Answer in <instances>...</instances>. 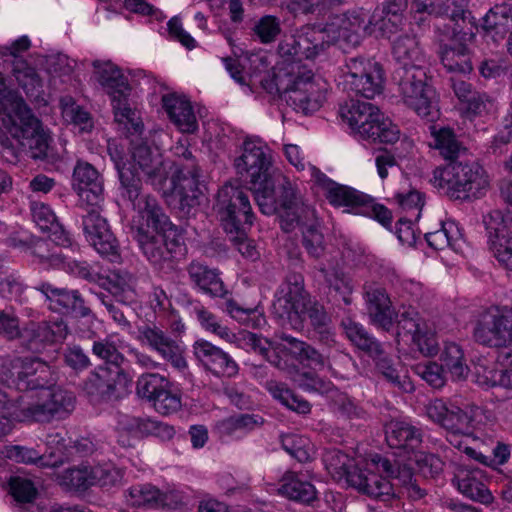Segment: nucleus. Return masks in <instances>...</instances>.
I'll return each instance as SVG.
<instances>
[{
  "label": "nucleus",
  "instance_id": "14",
  "mask_svg": "<svg viewBox=\"0 0 512 512\" xmlns=\"http://www.w3.org/2000/svg\"><path fill=\"white\" fill-rule=\"evenodd\" d=\"M215 209L223 229L239 252L256 259L259 256L256 246L246 237V229L251 227L254 218L246 193L232 184H225L218 192Z\"/></svg>",
  "mask_w": 512,
  "mask_h": 512
},
{
  "label": "nucleus",
  "instance_id": "10",
  "mask_svg": "<svg viewBox=\"0 0 512 512\" xmlns=\"http://www.w3.org/2000/svg\"><path fill=\"white\" fill-rule=\"evenodd\" d=\"M259 82L268 93L284 94L287 102L305 114L319 110L330 89L326 79L300 62L281 63L271 80Z\"/></svg>",
  "mask_w": 512,
  "mask_h": 512
},
{
  "label": "nucleus",
  "instance_id": "2",
  "mask_svg": "<svg viewBox=\"0 0 512 512\" xmlns=\"http://www.w3.org/2000/svg\"><path fill=\"white\" fill-rule=\"evenodd\" d=\"M194 313L205 331L215 334L228 343H235L241 348L261 354L279 369L287 370L290 379L305 391L337 394L335 404L349 417L358 416L354 402L345 394L334 390L331 382L318 379L311 372L300 371L296 366L295 363L298 362L303 367H311L314 370L324 368L326 363L324 357L309 345L290 336H283L279 342H276L248 331L235 334L203 306H195Z\"/></svg>",
  "mask_w": 512,
  "mask_h": 512
},
{
  "label": "nucleus",
  "instance_id": "12",
  "mask_svg": "<svg viewBox=\"0 0 512 512\" xmlns=\"http://www.w3.org/2000/svg\"><path fill=\"white\" fill-rule=\"evenodd\" d=\"M386 441L391 448L403 450L400 457L406 459L407 463L403 468H398L397 474L390 467L392 476L387 477L397 479L408 491L409 496L420 498L423 496L421 489L413 482V470L417 469L424 476L434 477L443 469L441 459L433 454H426L422 451H416L421 443L420 431L405 420H392L386 427ZM389 466H391L389 464Z\"/></svg>",
  "mask_w": 512,
  "mask_h": 512
},
{
  "label": "nucleus",
  "instance_id": "29",
  "mask_svg": "<svg viewBox=\"0 0 512 512\" xmlns=\"http://www.w3.org/2000/svg\"><path fill=\"white\" fill-rule=\"evenodd\" d=\"M193 352L203 366L215 375L232 376L237 373L238 366L230 355L207 340H196Z\"/></svg>",
  "mask_w": 512,
  "mask_h": 512
},
{
  "label": "nucleus",
  "instance_id": "51",
  "mask_svg": "<svg viewBox=\"0 0 512 512\" xmlns=\"http://www.w3.org/2000/svg\"><path fill=\"white\" fill-rule=\"evenodd\" d=\"M154 409L163 415L176 413L181 409V391L177 385L168 382V385L152 401Z\"/></svg>",
  "mask_w": 512,
  "mask_h": 512
},
{
  "label": "nucleus",
  "instance_id": "1",
  "mask_svg": "<svg viewBox=\"0 0 512 512\" xmlns=\"http://www.w3.org/2000/svg\"><path fill=\"white\" fill-rule=\"evenodd\" d=\"M234 166L237 173L248 180L261 212L265 215L277 213L286 232L298 228L307 252L315 258L320 257L324 244L315 210L296 197L282 172L272 166L266 144L258 138L246 139Z\"/></svg>",
  "mask_w": 512,
  "mask_h": 512
},
{
  "label": "nucleus",
  "instance_id": "23",
  "mask_svg": "<svg viewBox=\"0 0 512 512\" xmlns=\"http://www.w3.org/2000/svg\"><path fill=\"white\" fill-rule=\"evenodd\" d=\"M0 333L9 339L20 337L30 350L39 351L43 343L62 342L68 334V329L62 319H56L51 324L39 325L31 322L20 330L18 320L14 316L2 312L0 313Z\"/></svg>",
  "mask_w": 512,
  "mask_h": 512
},
{
  "label": "nucleus",
  "instance_id": "28",
  "mask_svg": "<svg viewBox=\"0 0 512 512\" xmlns=\"http://www.w3.org/2000/svg\"><path fill=\"white\" fill-rule=\"evenodd\" d=\"M486 481L485 472L473 466L458 468L454 478L455 485L461 494L484 505H489L493 502L494 496L486 487Z\"/></svg>",
  "mask_w": 512,
  "mask_h": 512
},
{
  "label": "nucleus",
  "instance_id": "18",
  "mask_svg": "<svg viewBox=\"0 0 512 512\" xmlns=\"http://www.w3.org/2000/svg\"><path fill=\"white\" fill-rule=\"evenodd\" d=\"M433 186L454 199L480 197L489 181L484 170L475 163L451 162L433 171Z\"/></svg>",
  "mask_w": 512,
  "mask_h": 512
},
{
  "label": "nucleus",
  "instance_id": "31",
  "mask_svg": "<svg viewBox=\"0 0 512 512\" xmlns=\"http://www.w3.org/2000/svg\"><path fill=\"white\" fill-rule=\"evenodd\" d=\"M181 499L178 491L172 489L161 492L151 484L135 485L126 494V501L132 506L176 508Z\"/></svg>",
  "mask_w": 512,
  "mask_h": 512
},
{
  "label": "nucleus",
  "instance_id": "19",
  "mask_svg": "<svg viewBox=\"0 0 512 512\" xmlns=\"http://www.w3.org/2000/svg\"><path fill=\"white\" fill-rule=\"evenodd\" d=\"M399 91L403 103L422 119L434 121L439 117L436 92L428 85L424 68L407 70L401 74Z\"/></svg>",
  "mask_w": 512,
  "mask_h": 512
},
{
  "label": "nucleus",
  "instance_id": "56",
  "mask_svg": "<svg viewBox=\"0 0 512 512\" xmlns=\"http://www.w3.org/2000/svg\"><path fill=\"white\" fill-rule=\"evenodd\" d=\"M226 311L236 321L253 328L261 327L266 322L263 314L258 309L242 308L234 301L226 303Z\"/></svg>",
  "mask_w": 512,
  "mask_h": 512
},
{
  "label": "nucleus",
  "instance_id": "15",
  "mask_svg": "<svg viewBox=\"0 0 512 512\" xmlns=\"http://www.w3.org/2000/svg\"><path fill=\"white\" fill-rule=\"evenodd\" d=\"M93 78L102 86L111 98L116 122L129 134H138L143 130L140 111L131 98V88L127 78L111 61H94Z\"/></svg>",
  "mask_w": 512,
  "mask_h": 512
},
{
  "label": "nucleus",
  "instance_id": "16",
  "mask_svg": "<svg viewBox=\"0 0 512 512\" xmlns=\"http://www.w3.org/2000/svg\"><path fill=\"white\" fill-rule=\"evenodd\" d=\"M274 313L287 320L293 329L300 330L310 323L314 328L325 324L326 315L323 308L311 304L304 291L301 275H293L279 288L273 302Z\"/></svg>",
  "mask_w": 512,
  "mask_h": 512
},
{
  "label": "nucleus",
  "instance_id": "24",
  "mask_svg": "<svg viewBox=\"0 0 512 512\" xmlns=\"http://www.w3.org/2000/svg\"><path fill=\"white\" fill-rule=\"evenodd\" d=\"M396 333L398 344L410 339L423 356L432 357L439 351L436 333L414 311H405L401 314Z\"/></svg>",
  "mask_w": 512,
  "mask_h": 512
},
{
  "label": "nucleus",
  "instance_id": "52",
  "mask_svg": "<svg viewBox=\"0 0 512 512\" xmlns=\"http://www.w3.org/2000/svg\"><path fill=\"white\" fill-rule=\"evenodd\" d=\"M395 199L405 214L404 217L411 218V220H419L421 211L425 204V196L422 192L412 189L407 192L398 193Z\"/></svg>",
  "mask_w": 512,
  "mask_h": 512
},
{
  "label": "nucleus",
  "instance_id": "17",
  "mask_svg": "<svg viewBox=\"0 0 512 512\" xmlns=\"http://www.w3.org/2000/svg\"><path fill=\"white\" fill-rule=\"evenodd\" d=\"M308 173L332 206L373 218L385 227L391 224L392 215L385 206L367 199L366 195L351 187L336 183L315 166L309 165Z\"/></svg>",
  "mask_w": 512,
  "mask_h": 512
},
{
  "label": "nucleus",
  "instance_id": "41",
  "mask_svg": "<svg viewBox=\"0 0 512 512\" xmlns=\"http://www.w3.org/2000/svg\"><path fill=\"white\" fill-rule=\"evenodd\" d=\"M442 366L454 381L464 380L469 374L463 349L454 342H447L440 355Z\"/></svg>",
  "mask_w": 512,
  "mask_h": 512
},
{
  "label": "nucleus",
  "instance_id": "64",
  "mask_svg": "<svg viewBox=\"0 0 512 512\" xmlns=\"http://www.w3.org/2000/svg\"><path fill=\"white\" fill-rule=\"evenodd\" d=\"M255 32L262 42H271L280 32L279 23L275 17L265 16L256 25Z\"/></svg>",
  "mask_w": 512,
  "mask_h": 512
},
{
  "label": "nucleus",
  "instance_id": "53",
  "mask_svg": "<svg viewBox=\"0 0 512 512\" xmlns=\"http://www.w3.org/2000/svg\"><path fill=\"white\" fill-rule=\"evenodd\" d=\"M168 382L166 377L157 373L143 374L137 380V394L152 403Z\"/></svg>",
  "mask_w": 512,
  "mask_h": 512
},
{
  "label": "nucleus",
  "instance_id": "48",
  "mask_svg": "<svg viewBox=\"0 0 512 512\" xmlns=\"http://www.w3.org/2000/svg\"><path fill=\"white\" fill-rule=\"evenodd\" d=\"M266 388L274 399L279 401L282 405L289 408L290 410L303 414L310 411L309 403L296 396L284 384L271 380L267 382Z\"/></svg>",
  "mask_w": 512,
  "mask_h": 512
},
{
  "label": "nucleus",
  "instance_id": "58",
  "mask_svg": "<svg viewBox=\"0 0 512 512\" xmlns=\"http://www.w3.org/2000/svg\"><path fill=\"white\" fill-rule=\"evenodd\" d=\"M489 249L499 264L508 271H512V235L488 241Z\"/></svg>",
  "mask_w": 512,
  "mask_h": 512
},
{
  "label": "nucleus",
  "instance_id": "8",
  "mask_svg": "<svg viewBox=\"0 0 512 512\" xmlns=\"http://www.w3.org/2000/svg\"><path fill=\"white\" fill-rule=\"evenodd\" d=\"M469 0H410V14L417 25H421L428 16L447 19L445 31L435 24L440 36L439 56L441 63L449 72L468 74L472 71L470 51L458 39V22L464 19Z\"/></svg>",
  "mask_w": 512,
  "mask_h": 512
},
{
  "label": "nucleus",
  "instance_id": "22",
  "mask_svg": "<svg viewBox=\"0 0 512 512\" xmlns=\"http://www.w3.org/2000/svg\"><path fill=\"white\" fill-rule=\"evenodd\" d=\"M123 476V470L112 462L100 464L92 460L67 469L59 477V482L61 485L75 490H86L96 485L108 488L119 485Z\"/></svg>",
  "mask_w": 512,
  "mask_h": 512
},
{
  "label": "nucleus",
  "instance_id": "35",
  "mask_svg": "<svg viewBox=\"0 0 512 512\" xmlns=\"http://www.w3.org/2000/svg\"><path fill=\"white\" fill-rule=\"evenodd\" d=\"M32 219L36 226L43 232L49 233V237L55 244L68 247L71 239L57 220L54 211L44 203L35 202L31 205Z\"/></svg>",
  "mask_w": 512,
  "mask_h": 512
},
{
  "label": "nucleus",
  "instance_id": "25",
  "mask_svg": "<svg viewBox=\"0 0 512 512\" xmlns=\"http://www.w3.org/2000/svg\"><path fill=\"white\" fill-rule=\"evenodd\" d=\"M407 6V0H386L381 16L374 13L372 18L366 23L368 14L364 10L353 11L350 14L361 13L363 19L362 25L369 29L363 32L362 37L365 35H375V37H386L391 39L403 25V17L401 12Z\"/></svg>",
  "mask_w": 512,
  "mask_h": 512
},
{
  "label": "nucleus",
  "instance_id": "57",
  "mask_svg": "<svg viewBox=\"0 0 512 512\" xmlns=\"http://www.w3.org/2000/svg\"><path fill=\"white\" fill-rule=\"evenodd\" d=\"M415 373L420 376L431 387L442 388L447 380V372L437 362H426L415 365Z\"/></svg>",
  "mask_w": 512,
  "mask_h": 512
},
{
  "label": "nucleus",
  "instance_id": "32",
  "mask_svg": "<svg viewBox=\"0 0 512 512\" xmlns=\"http://www.w3.org/2000/svg\"><path fill=\"white\" fill-rule=\"evenodd\" d=\"M38 290L45 296L49 309L54 312L60 314L71 312L81 317H89L91 314L77 291L55 288L49 283H42Z\"/></svg>",
  "mask_w": 512,
  "mask_h": 512
},
{
  "label": "nucleus",
  "instance_id": "6",
  "mask_svg": "<svg viewBox=\"0 0 512 512\" xmlns=\"http://www.w3.org/2000/svg\"><path fill=\"white\" fill-rule=\"evenodd\" d=\"M9 385L30 390L23 396L20 421H46L53 416L63 417L72 411L74 398L61 389L45 387L50 374L49 366L36 358L16 359L9 370Z\"/></svg>",
  "mask_w": 512,
  "mask_h": 512
},
{
  "label": "nucleus",
  "instance_id": "3",
  "mask_svg": "<svg viewBox=\"0 0 512 512\" xmlns=\"http://www.w3.org/2000/svg\"><path fill=\"white\" fill-rule=\"evenodd\" d=\"M110 157L119 174L121 196L132 207L131 229L140 250L156 269H172L174 259L185 251L182 236L156 200L139 189V181L130 169L121 166L120 154L114 146L110 148Z\"/></svg>",
  "mask_w": 512,
  "mask_h": 512
},
{
  "label": "nucleus",
  "instance_id": "43",
  "mask_svg": "<svg viewBox=\"0 0 512 512\" xmlns=\"http://www.w3.org/2000/svg\"><path fill=\"white\" fill-rule=\"evenodd\" d=\"M429 130V146L431 148L438 150L445 159H452L458 155L461 150V144L451 128L431 125Z\"/></svg>",
  "mask_w": 512,
  "mask_h": 512
},
{
  "label": "nucleus",
  "instance_id": "55",
  "mask_svg": "<svg viewBox=\"0 0 512 512\" xmlns=\"http://www.w3.org/2000/svg\"><path fill=\"white\" fill-rule=\"evenodd\" d=\"M459 235L457 225L449 221L445 222L441 229L426 233L425 238L430 247L436 250H443L446 247L453 246Z\"/></svg>",
  "mask_w": 512,
  "mask_h": 512
},
{
  "label": "nucleus",
  "instance_id": "60",
  "mask_svg": "<svg viewBox=\"0 0 512 512\" xmlns=\"http://www.w3.org/2000/svg\"><path fill=\"white\" fill-rule=\"evenodd\" d=\"M14 77L27 95L33 96L41 86L35 70L24 62H19L14 68Z\"/></svg>",
  "mask_w": 512,
  "mask_h": 512
},
{
  "label": "nucleus",
  "instance_id": "63",
  "mask_svg": "<svg viewBox=\"0 0 512 512\" xmlns=\"http://www.w3.org/2000/svg\"><path fill=\"white\" fill-rule=\"evenodd\" d=\"M495 110V102L485 94H475L467 102V113L470 117L493 114Z\"/></svg>",
  "mask_w": 512,
  "mask_h": 512
},
{
  "label": "nucleus",
  "instance_id": "4",
  "mask_svg": "<svg viewBox=\"0 0 512 512\" xmlns=\"http://www.w3.org/2000/svg\"><path fill=\"white\" fill-rule=\"evenodd\" d=\"M141 134H130L135 139H131L129 158L126 157L124 147L127 140L117 142L116 140L108 142V152L114 146L121 157V166L130 169L134 179L141 184V174L147 177V180L161 191L164 196H171L177 199L181 206L192 207L199 203L202 191L199 187L197 176L194 173L195 163L192 154L186 143L180 140L173 147V154L178 157V162L162 160L158 148L151 150L145 143H136L137 137ZM141 190V188L139 187Z\"/></svg>",
  "mask_w": 512,
  "mask_h": 512
},
{
  "label": "nucleus",
  "instance_id": "40",
  "mask_svg": "<svg viewBox=\"0 0 512 512\" xmlns=\"http://www.w3.org/2000/svg\"><path fill=\"white\" fill-rule=\"evenodd\" d=\"M367 302L370 316L374 323L389 330L393 325V311L391 302L382 288L367 291Z\"/></svg>",
  "mask_w": 512,
  "mask_h": 512
},
{
  "label": "nucleus",
  "instance_id": "61",
  "mask_svg": "<svg viewBox=\"0 0 512 512\" xmlns=\"http://www.w3.org/2000/svg\"><path fill=\"white\" fill-rule=\"evenodd\" d=\"M8 460L29 464L36 460L42 461V458L33 449L22 446H7L4 450L0 451V466L5 465Z\"/></svg>",
  "mask_w": 512,
  "mask_h": 512
},
{
  "label": "nucleus",
  "instance_id": "49",
  "mask_svg": "<svg viewBox=\"0 0 512 512\" xmlns=\"http://www.w3.org/2000/svg\"><path fill=\"white\" fill-rule=\"evenodd\" d=\"M348 339L359 349L366 351L371 356L381 353L380 345L368 335L364 328L351 319L342 322Z\"/></svg>",
  "mask_w": 512,
  "mask_h": 512
},
{
  "label": "nucleus",
  "instance_id": "44",
  "mask_svg": "<svg viewBox=\"0 0 512 512\" xmlns=\"http://www.w3.org/2000/svg\"><path fill=\"white\" fill-rule=\"evenodd\" d=\"M62 118L74 131L79 133L88 132L93 127V120L90 114L81 106L77 105L70 96H64L60 100Z\"/></svg>",
  "mask_w": 512,
  "mask_h": 512
},
{
  "label": "nucleus",
  "instance_id": "9",
  "mask_svg": "<svg viewBox=\"0 0 512 512\" xmlns=\"http://www.w3.org/2000/svg\"><path fill=\"white\" fill-rule=\"evenodd\" d=\"M323 463L333 480L345 483L359 492L382 500L395 495L393 484L387 480L392 476L389 461L378 454L356 455L350 458L339 450H329Z\"/></svg>",
  "mask_w": 512,
  "mask_h": 512
},
{
  "label": "nucleus",
  "instance_id": "11",
  "mask_svg": "<svg viewBox=\"0 0 512 512\" xmlns=\"http://www.w3.org/2000/svg\"><path fill=\"white\" fill-rule=\"evenodd\" d=\"M72 187L79 196L81 205L91 207V210L83 218L87 241L99 254L115 255L118 247L116 239L106 220L97 211L104 200L101 175L91 164L79 161L74 168Z\"/></svg>",
  "mask_w": 512,
  "mask_h": 512
},
{
  "label": "nucleus",
  "instance_id": "33",
  "mask_svg": "<svg viewBox=\"0 0 512 512\" xmlns=\"http://www.w3.org/2000/svg\"><path fill=\"white\" fill-rule=\"evenodd\" d=\"M476 383L484 388L503 387L512 390V347L498 356L497 367L477 365Z\"/></svg>",
  "mask_w": 512,
  "mask_h": 512
},
{
  "label": "nucleus",
  "instance_id": "30",
  "mask_svg": "<svg viewBox=\"0 0 512 512\" xmlns=\"http://www.w3.org/2000/svg\"><path fill=\"white\" fill-rule=\"evenodd\" d=\"M162 106L170 121L181 133L192 134L198 130V122L190 100L177 93L162 96Z\"/></svg>",
  "mask_w": 512,
  "mask_h": 512
},
{
  "label": "nucleus",
  "instance_id": "39",
  "mask_svg": "<svg viewBox=\"0 0 512 512\" xmlns=\"http://www.w3.org/2000/svg\"><path fill=\"white\" fill-rule=\"evenodd\" d=\"M136 278L127 272H111L107 277L106 289L124 304H133L140 294L136 285Z\"/></svg>",
  "mask_w": 512,
  "mask_h": 512
},
{
  "label": "nucleus",
  "instance_id": "26",
  "mask_svg": "<svg viewBox=\"0 0 512 512\" xmlns=\"http://www.w3.org/2000/svg\"><path fill=\"white\" fill-rule=\"evenodd\" d=\"M138 339L143 345H147L159 353L177 370L184 371L187 368V361L184 357L185 346L181 342L170 339L161 329L146 327L139 331Z\"/></svg>",
  "mask_w": 512,
  "mask_h": 512
},
{
  "label": "nucleus",
  "instance_id": "59",
  "mask_svg": "<svg viewBox=\"0 0 512 512\" xmlns=\"http://www.w3.org/2000/svg\"><path fill=\"white\" fill-rule=\"evenodd\" d=\"M9 492L19 503L31 502L37 495V489L33 482L20 476L11 477L9 481Z\"/></svg>",
  "mask_w": 512,
  "mask_h": 512
},
{
  "label": "nucleus",
  "instance_id": "45",
  "mask_svg": "<svg viewBox=\"0 0 512 512\" xmlns=\"http://www.w3.org/2000/svg\"><path fill=\"white\" fill-rule=\"evenodd\" d=\"M318 279H322L329 289L338 294L346 304L350 303L349 295L352 293L354 284L352 279L337 268H321L318 271Z\"/></svg>",
  "mask_w": 512,
  "mask_h": 512
},
{
  "label": "nucleus",
  "instance_id": "37",
  "mask_svg": "<svg viewBox=\"0 0 512 512\" xmlns=\"http://www.w3.org/2000/svg\"><path fill=\"white\" fill-rule=\"evenodd\" d=\"M511 26L512 7L506 3L492 7L482 20V29L486 36L494 42L503 40Z\"/></svg>",
  "mask_w": 512,
  "mask_h": 512
},
{
  "label": "nucleus",
  "instance_id": "27",
  "mask_svg": "<svg viewBox=\"0 0 512 512\" xmlns=\"http://www.w3.org/2000/svg\"><path fill=\"white\" fill-rule=\"evenodd\" d=\"M381 110L372 103L350 100L340 107V116L351 132L366 139Z\"/></svg>",
  "mask_w": 512,
  "mask_h": 512
},
{
  "label": "nucleus",
  "instance_id": "20",
  "mask_svg": "<svg viewBox=\"0 0 512 512\" xmlns=\"http://www.w3.org/2000/svg\"><path fill=\"white\" fill-rule=\"evenodd\" d=\"M384 75L381 65L373 59L350 58L340 69L338 84L366 98H373L383 90Z\"/></svg>",
  "mask_w": 512,
  "mask_h": 512
},
{
  "label": "nucleus",
  "instance_id": "21",
  "mask_svg": "<svg viewBox=\"0 0 512 512\" xmlns=\"http://www.w3.org/2000/svg\"><path fill=\"white\" fill-rule=\"evenodd\" d=\"M473 337L487 347L512 343V306L491 305L483 309L475 319Z\"/></svg>",
  "mask_w": 512,
  "mask_h": 512
},
{
  "label": "nucleus",
  "instance_id": "42",
  "mask_svg": "<svg viewBox=\"0 0 512 512\" xmlns=\"http://www.w3.org/2000/svg\"><path fill=\"white\" fill-rule=\"evenodd\" d=\"M189 275L200 291L212 296L224 294L223 282L215 269H210L200 263H192L189 267Z\"/></svg>",
  "mask_w": 512,
  "mask_h": 512
},
{
  "label": "nucleus",
  "instance_id": "38",
  "mask_svg": "<svg viewBox=\"0 0 512 512\" xmlns=\"http://www.w3.org/2000/svg\"><path fill=\"white\" fill-rule=\"evenodd\" d=\"M223 63L230 76L239 84H244L243 72L251 77L266 71L268 63L261 53H251L240 60L224 58Z\"/></svg>",
  "mask_w": 512,
  "mask_h": 512
},
{
  "label": "nucleus",
  "instance_id": "62",
  "mask_svg": "<svg viewBox=\"0 0 512 512\" xmlns=\"http://www.w3.org/2000/svg\"><path fill=\"white\" fill-rule=\"evenodd\" d=\"M483 222L488 235V241L509 234L507 221L501 210L495 209L484 216Z\"/></svg>",
  "mask_w": 512,
  "mask_h": 512
},
{
  "label": "nucleus",
  "instance_id": "50",
  "mask_svg": "<svg viewBox=\"0 0 512 512\" xmlns=\"http://www.w3.org/2000/svg\"><path fill=\"white\" fill-rule=\"evenodd\" d=\"M123 348L124 341L117 334H110L104 340L94 342L92 351L107 363L119 366L123 361L119 349Z\"/></svg>",
  "mask_w": 512,
  "mask_h": 512
},
{
  "label": "nucleus",
  "instance_id": "5",
  "mask_svg": "<svg viewBox=\"0 0 512 512\" xmlns=\"http://www.w3.org/2000/svg\"><path fill=\"white\" fill-rule=\"evenodd\" d=\"M49 135L25 101L0 74V151L14 163L21 151L31 150L33 158L46 155Z\"/></svg>",
  "mask_w": 512,
  "mask_h": 512
},
{
  "label": "nucleus",
  "instance_id": "13",
  "mask_svg": "<svg viewBox=\"0 0 512 512\" xmlns=\"http://www.w3.org/2000/svg\"><path fill=\"white\" fill-rule=\"evenodd\" d=\"M426 414L430 420L439 424L447 431V441L467 456L486 464L487 457L468 445L474 430H480L486 418L483 409L465 404L463 407L455 403L447 405L441 399H435L426 406Z\"/></svg>",
  "mask_w": 512,
  "mask_h": 512
},
{
  "label": "nucleus",
  "instance_id": "47",
  "mask_svg": "<svg viewBox=\"0 0 512 512\" xmlns=\"http://www.w3.org/2000/svg\"><path fill=\"white\" fill-rule=\"evenodd\" d=\"M401 131L397 124L392 119L386 116L382 111L377 121L373 124L371 132L367 136L366 140L378 142L387 145H394L400 139Z\"/></svg>",
  "mask_w": 512,
  "mask_h": 512
},
{
  "label": "nucleus",
  "instance_id": "7",
  "mask_svg": "<svg viewBox=\"0 0 512 512\" xmlns=\"http://www.w3.org/2000/svg\"><path fill=\"white\" fill-rule=\"evenodd\" d=\"M361 15V13L336 15L324 27H302L280 43L279 53L282 57H287L282 63H302V58L314 59L330 44H338L341 48L357 46L363 32L369 29L362 25Z\"/></svg>",
  "mask_w": 512,
  "mask_h": 512
},
{
  "label": "nucleus",
  "instance_id": "46",
  "mask_svg": "<svg viewBox=\"0 0 512 512\" xmlns=\"http://www.w3.org/2000/svg\"><path fill=\"white\" fill-rule=\"evenodd\" d=\"M281 443L287 453L299 462H309L316 455L314 444L305 436L298 434H285L281 437Z\"/></svg>",
  "mask_w": 512,
  "mask_h": 512
},
{
  "label": "nucleus",
  "instance_id": "36",
  "mask_svg": "<svg viewBox=\"0 0 512 512\" xmlns=\"http://www.w3.org/2000/svg\"><path fill=\"white\" fill-rule=\"evenodd\" d=\"M393 55L401 65L402 74L407 70L424 68L425 56L415 36H400L393 40Z\"/></svg>",
  "mask_w": 512,
  "mask_h": 512
},
{
  "label": "nucleus",
  "instance_id": "34",
  "mask_svg": "<svg viewBox=\"0 0 512 512\" xmlns=\"http://www.w3.org/2000/svg\"><path fill=\"white\" fill-rule=\"evenodd\" d=\"M266 489L269 493H275L289 500L306 504L317 498V491L314 485L303 480L300 474L293 471H287L283 474L279 487L267 484Z\"/></svg>",
  "mask_w": 512,
  "mask_h": 512
},
{
  "label": "nucleus",
  "instance_id": "54",
  "mask_svg": "<svg viewBox=\"0 0 512 512\" xmlns=\"http://www.w3.org/2000/svg\"><path fill=\"white\" fill-rule=\"evenodd\" d=\"M262 423V419L258 416L240 414L223 419L217 424V430L222 435H233L238 431L252 429Z\"/></svg>",
  "mask_w": 512,
  "mask_h": 512
}]
</instances>
